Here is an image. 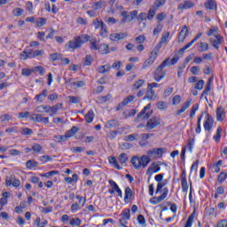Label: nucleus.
I'll return each instance as SVG.
<instances>
[{
    "instance_id": "nucleus-1",
    "label": "nucleus",
    "mask_w": 227,
    "mask_h": 227,
    "mask_svg": "<svg viewBox=\"0 0 227 227\" xmlns=\"http://www.w3.org/2000/svg\"><path fill=\"white\" fill-rule=\"evenodd\" d=\"M147 155H142L140 158L138 156H133L131 158V164L134 169L139 171L141 168H146L152 160H155V159H160L164 153H166V149L160 148H153L146 151Z\"/></svg>"
},
{
    "instance_id": "nucleus-42",
    "label": "nucleus",
    "mask_w": 227,
    "mask_h": 227,
    "mask_svg": "<svg viewBox=\"0 0 227 227\" xmlns=\"http://www.w3.org/2000/svg\"><path fill=\"white\" fill-rule=\"evenodd\" d=\"M166 185H168V179H164L161 182L158 183L156 188V194H159V192H160V191H162V189H164Z\"/></svg>"
},
{
    "instance_id": "nucleus-26",
    "label": "nucleus",
    "mask_w": 227,
    "mask_h": 227,
    "mask_svg": "<svg viewBox=\"0 0 227 227\" xmlns=\"http://www.w3.org/2000/svg\"><path fill=\"white\" fill-rule=\"evenodd\" d=\"M194 8V3L191 1H184L177 5V10H191Z\"/></svg>"
},
{
    "instance_id": "nucleus-61",
    "label": "nucleus",
    "mask_w": 227,
    "mask_h": 227,
    "mask_svg": "<svg viewBox=\"0 0 227 227\" xmlns=\"http://www.w3.org/2000/svg\"><path fill=\"white\" fill-rule=\"evenodd\" d=\"M157 107L160 111H166V109H168V103L160 101L157 103Z\"/></svg>"
},
{
    "instance_id": "nucleus-25",
    "label": "nucleus",
    "mask_w": 227,
    "mask_h": 227,
    "mask_svg": "<svg viewBox=\"0 0 227 227\" xmlns=\"http://www.w3.org/2000/svg\"><path fill=\"white\" fill-rule=\"evenodd\" d=\"M192 104V99H188L186 102L183 104L181 108L176 111V114L177 116H180V114H182L183 113H185V111H187V109L191 107Z\"/></svg>"
},
{
    "instance_id": "nucleus-35",
    "label": "nucleus",
    "mask_w": 227,
    "mask_h": 227,
    "mask_svg": "<svg viewBox=\"0 0 227 227\" xmlns=\"http://www.w3.org/2000/svg\"><path fill=\"white\" fill-rule=\"evenodd\" d=\"M108 162L109 164H112L114 168H115V169H118V171H121V169H122L121 166L118 164V160L114 156L108 158Z\"/></svg>"
},
{
    "instance_id": "nucleus-28",
    "label": "nucleus",
    "mask_w": 227,
    "mask_h": 227,
    "mask_svg": "<svg viewBox=\"0 0 227 227\" xmlns=\"http://www.w3.org/2000/svg\"><path fill=\"white\" fill-rule=\"evenodd\" d=\"M48 93L49 90L44 89L40 94L35 95V100L42 104V102H43V98H47Z\"/></svg>"
},
{
    "instance_id": "nucleus-22",
    "label": "nucleus",
    "mask_w": 227,
    "mask_h": 227,
    "mask_svg": "<svg viewBox=\"0 0 227 227\" xmlns=\"http://www.w3.org/2000/svg\"><path fill=\"white\" fill-rule=\"evenodd\" d=\"M212 77L209 78L205 90L202 91V94L200 96V98H205V100L207 102H208V93L210 92V90H212V84H211V81H212Z\"/></svg>"
},
{
    "instance_id": "nucleus-19",
    "label": "nucleus",
    "mask_w": 227,
    "mask_h": 227,
    "mask_svg": "<svg viewBox=\"0 0 227 227\" xmlns=\"http://www.w3.org/2000/svg\"><path fill=\"white\" fill-rule=\"evenodd\" d=\"M136 98L135 96L129 95L127 98H125L122 102L119 103L116 107L115 111H121L125 106H128V104H130L134 99Z\"/></svg>"
},
{
    "instance_id": "nucleus-16",
    "label": "nucleus",
    "mask_w": 227,
    "mask_h": 227,
    "mask_svg": "<svg viewBox=\"0 0 227 227\" xmlns=\"http://www.w3.org/2000/svg\"><path fill=\"white\" fill-rule=\"evenodd\" d=\"M159 125H160V117L153 116L148 120L146 129L147 130H152L156 127H159Z\"/></svg>"
},
{
    "instance_id": "nucleus-11",
    "label": "nucleus",
    "mask_w": 227,
    "mask_h": 227,
    "mask_svg": "<svg viewBox=\"0 0 227 227\" xmlns=\"http://www.w3.org/2000/svg\"><path fill=\"white\" fill-rule=\"evenodd\" d=\"M168 194H169V189L168 187H165L163 188L162 194L160 196L151 198L149 202L152 205H159V203L164 201V200L168 198Z\"/></svg>"
},
{
    "instance_id": "nucleus-39",
    "label": "nucleus",
    "mask_w": 227,
    "mask_h": 227,
    "mask_svg": "<svg viewBox=\"0 0 227 227\" xmlns=\"http://www.w3.org/2000/svg\"><path fill=\"white\" fill-rule=\"evenodd\" d=\"M221 134H223V128H221V126H219V127L216 129V133H215V135H214V137H213V140H214L215 143H219V141H221Z\"/></svg>"
},
{
    "instance_id": "nucleus-52",
    "label": "nucleus",
    "mask_w": 227,
    "mask_h": 227,
    "mask_svg": "<svg viewBox=\"0 0 227 227\" xmlns=\"http://www.w3.org/2000/svg\"><path fill=\"white\" fill-rule=\"evenodd\" d=\"M200 109V105L199 104H194L192 106L191 112H190V119L192 120L194 116H196V112Z\"/></svg>"
},
{
    "instance_id": "nucleus-13",
    "label": "nucleus",
    "mask_w": 227,
    "mask_h": 227,
    "mask_svg": "<svg viewBox=\"0 0 227 227\" xmlns=\"http://www.w3.org/2000/svg\"><path fill=\"white\" fill-rule=\"evenodd\" d=\"M137 10L129 12V14L128 12L123 11L121 12V17H124L122 20V22L125 24V22H132L136 17H137Z\"/></svg>"
},
{
    "instance_id": "nucleus-7",
    "label": "nucleus",
    "mask_w": 227,
    "mask_h": 227,
    "mask_svg": "<svg viewBox=\"0 0 227 227\" xmlns=\"http://www.w3.org/2000/svg\"><path fill=\"white\" fill-rule=\"evenodd\" d=\"M202 114H206L203 122V128L205 132H212L214 129V116L208 114V112H203Z\"/></svg>"
},
{
    "instance_id": "nucleus-32",
    "label": "nucleus",
    "mask_w": 227,
    "mask_h": 227,
    "mask_svg": "<svg viewBox=\"0 0 227 227\" xmlns=\"http://www.w3.org/2000/svg\"><path fill=\"white\" fill-rule=\"evenodd\" d=\"M197 49L199 52H207L208 51V43L205 42H200L197 43Z\"/></svg>"
},
{
    "instance_id": "nucleus-55",
    "label": "nucleus",
    "mask_w": 227,
    "mask_h": 227,
    "mask_svg": "<svg viewBox=\"0 0 227 227\" xmlns=\"http://www.w3.org/2000/svg\"><path fill=\"white\" fill-rule=\"evenodd\" d=\"M86 150V147H82V146H74L70 148V151L73 153H82V152H84Z\"/></svg>"
},
{
    "instance_id": "nucleus-27",
    "label": "nucleus",
    "mask_w": 227,
    "mask_h": 227,
    "mask_svg": "<svg viewBox=\"0 0 227 227\" xmlns=\"http://www.w3.org/2000/svg\"><path fill=\"white\" fill-rule=\"evenodd\" d=\"M99 54H102L103 56H106L111 52V50H109V45L106 43H101L97 50Z\"/></svg>"
},
{
    "instance_id": "nucleus-64",
    "label": "nucleus",
    "mask_w": 227,
    "mask_h": 227,
    "mask_svg": "<svg viewBox=\"0 0 227 227\" xmlns=\"http://www.w3.org/2000/svg\"><path fill=\"white\" fill-rule=\"evenodd\" d=\"M145 84V80H138L133 84L134 90H139V88H143V85Z\"/></svg>"
},
{
    "instance_id": "nucleus-53",
    "label": "nucleus",
    "mask_w": 227,
    "mask_h": 227,
    "mask_svg": "<svg viewBox=\"0 0 227 227\" xmlns=\"http://www.w3.org/2000/svg\"><path fill=\"white\" fill-rule=\"evenodd\" d=\"M72 86L74 90H77L78 88H84V86H86V82L84 81L74 82L72 83Z\"/></svg>"
},
{
    "instance_id": "nucleus-21",
    "label": "nucleus",
    "mask_w": 227,
    "mask_h": 227,
    "mask_svg": "<svg viewBox=\"0 0 227 227\" xmlns=\"http://www.w3.org/2000/svg\"><path fill=\"white\" fill-rule=\"evenodd\" d=\"M224 118H226V110L220 106L216 108V121H224Z\"/></svg>"
},
{
    "instance_id": "nucleus-37",
    "label": "nucleus",
    "mask_w": 227,
    "mask_h": 227,
    "mask_svg": "<svg viewBox=\"0 0 227 227\" xmlns=\"http://www.w3.org/2000/svg\"><path fill=\"white\" fill-rule=\"evenodd\" d=\"M30 120H32V121H36L37 123H43V116L39 114H31Z\"/></svg>"
},
{
    "instance_id": "nucleus-62",
    "label": "nucleus",
    "mask_w": 227,
    "mask_h": 227,
    "mask_svg": "<svg viewBox=\"0 0 227 227\" xmlns=\"http://www.w3.org/2000/svg\"><path fill=\"white\" fill-rule=\"evenodd\" d=\"M90 49H91V51H98V41H97V38H93L90 41Z\"/></svg>"
},
{
    "instance_id": "nucleus-57",
    "label": "nucleus",
    "mask_w": 227,
    "mask_h": 227,
    "mask_svg": "<svg viewBox=\"0 0 227 227\" xmlns=\"http://www.w3.org/2000/svg\"><path fill=\"white\" fill-rule=\"evenodd\" d=\"M10 194V192H5L2 194L3 198L0 200V205H2V207H4V205H6V203H8V195Z\"/></svg>"
},
{
    "instance_id": "nucleus-29",
    "label": "nucleus",
    "mask_w": 227,
    "mask_h": 227,
    "mask_svg": "<svg viewBox=\"0 0 227 227\" xmlns=\"http://www.w3.org/2000/svg\"><path fill=\"white\" fill-rule=\"evenodd\" d=\"M84 118L86 123H93V120H95V112H93V109L89 110Z\"/></svg>"
},
{
    "instance_id": "nucleus-58",
    "label": "nucleus",
    "mask_w": 227,
    "mask_h": 227,
    "mask_svg": "<svg viewBox=\"0 0 227 227\" xmlns=\"http://www.w3.org/2000/svg\"><path fill=\"white\" fill-rule=\"evenodd\" d=\"M181 187H182L183 192L187 194L189 191V184H187V179L181 180Z\"/></svg>"
},
{
    "instance_id": "nucleus-41",
    "label": "nucleus",
    "mask_w": 227,
    "mask_h": 227,
    "mask_svg": "<svg viewBox=\"0 0 227 227\" xmlns=\"http://www.w3.org/2000/svg\"><path fill=\"white\" fill-rule=\"evenodd\" d=\"M62 57H63V55H61V53L55 52L49 56V59H50V61L54 63V61H59Z\"/></svg>"
},
{
    "instance_id": "nucleus-33",
    "label": "nucleus",
    "mask_w": 227,
    "mask_h": 227,
    "mask_svg": "<svg viewBox=\"0 0 227 227\" xmlns=\"http://www.w3.org/2000/svg\"><path fill=\"white\" fill-rule=\"evenodd\" d=\"M59 109H63V103H58L57 105L51 106V113L52 114H50V117L52 118Z\"/></svg>"
},
{
    "instance_id": "nucleus-36",
    "label": "nucleus",
    "mask_w": 227,
    "mask_h": 227,
    "mask_svg": "<svg viewBox=\"0 0 227 227\" xmlns=\"http://www.w3.org/2000/svg\"><path fill=\"white\" fill-rule=\"evenodd\" d=\"M166 3H168V0H155L153 8L155 10H159V8H162V6H166Z\"/></svg>"
},
{
    "instance_id": "nucleus-60",
    "label": "nucleus",
    "mask_w": 227,
    "mask_h": 227,
    "mask_svg": "<svg viewBox=\"0 0 227 227\" xmlns=\"http://www.w3.org/2000/svg\"><path fill=\"white\" fill-rule=\"evenodd\" d=\"M167 15L166 12H160L156 15V20L158 24H160V22H162V20H164V19H166Z\"/></svg>"
},
{
    "instance_id": "nucleus-24",
    "label": "nucleus",
    "mask_w": 227,
    "mask_h": 227,
    "mask_svg": "<svg viewBox=\"0 0 227 227\" xmlns=\"http://www.w3.org/2000/svg\"><path fill=\"white\" fill-rule=\"evenodd\" d=\"M206 10H210L211 12L217 11V1L215 0H207L204 4Z\"/></svg>"
},
{
    "instance_id": "nucleus-45",
    "label": "nucleus",
    "mask_w": 227,
    "mask_h": 227,
    "mask_svg": "<svg viewBox=\"0 0 227 227\" xmlns=\"http://www.w3.org/2000/svg\"><path fill=\"white\" fill-rule=\"evenodd\" d=\"M69 224L70 226H81V224H82V221L81 220V218L77 217V218H71L69 220Z\"/></svg>"
},
{
    "instance_id": "nucleus-48",
    "label": "nucleus",
    "mask_w": 227,
    "mask_h": 227,
    "mask_svg": "<svg viewBox=\"0 0 227 227\" xmlns=\"http://www.w3.org/2000/svg\"><path fill=\"white\" fill-rule=\"evenodd\" d=\"M47 24V19L46 18H38L35 20V26L36 27H43Z\"/></svg>"
},
{
    "instance_id": "nucleus-51",
    "label": "nucleus",
    "mask_w": 227,
    "mask_h": 227,
    "mask_svg": "<svg viewBox=\"0 0 227 227\" xmlns=\"http://www.w3.org/2000/svg\"><path fill=\"white\" fill-rule=\"evenodd\" d=\"M110 70H111V65H109V64L100 66L98 67L99 74H107V72H110Z\"/></svg>"
},
{
    "instance_id": "nucleus-59",
    "label": "nucleus",
    "mask_w": 227,
    "mask_h": 227,
    "mask_svg": "<svg viewBox=\"0 0 227 227\" xmlns=\"http://www.w3.org/2000/svg\"><path fill=\"white\" fill-rule=\"evenodd\" d=\"M14 180H15V175H11L10 176H7L5 178L6 187H10L11 185H12Z\"/></svg>"
},
{
    "instance_id": "nucleus-10",
    "label": "nucleus",
    "mask_w": 227,
    "mask_h": 227,
    "mask_svg": "<svg viewBox=\"0 0 227 227\" xmlns=\"http://www.w3.org/2000/svg\"><path fill=\"white\" fill-rule=\"evenodd\" d=\"M159 83L152 82L147 84V91L145 96L144 97V100H153L155 98V90L153 88H159Z\"/></svg>"
},
{
    "instance_id": "nucleus-56",
    "label": "nucleus",
    "mask_w": 227,
    "mask_h": 227,
    "mask_svg": "<svg viewBox=\"0 0 227 227\" xmlns=\"http://www.w3.org/2000/svg\"><path fill=\"white\" fill-rule=\"evenodd\" d=\"M106 129H113L114 127H118V121L116 120H110L106 124Z\"/></svg>"
},
{
    "instance_id": "nucleus-44",
    "label": "nucleus",
    "mask_w": 227,
    "mask_h": 227,
    "mask_svg": "<svg viewBox=\"0 0 227 227\" xmlns=\"http://www.w3.org/2000/svg\"><path fill=\"white\" fill-rule=\"evenodd\" d=\"M164 29V25L161 23H158L157 26L153 28V36H157V35L160 34Z\"/></svg>"
},
{
    "instance_id": "nucleus-20",
    "label": "nucleus",
    "mask_w": 227,
    "mask_h": 227,
    "mask_svg": "<svg viewBox=\"0 0 227 227\" xmlns=\"http://www.w3.org/2000/svg\"><path fill=\"white\" fill-rule=\"evenodd\" d=\"M127 36H129L127 32L110 34V40L111 42H120V40H125Z\"/></svg>"
},
{
    "instance_id": "nucleus-40",
    "label": "nucleus",
    "mask_w": 227,
    "mask_h": 227,
    "mask_svg": "<svg viewBox=\"0 0 227 227\" xmlns=\"http://www.w3.org/2000/svg\"><path fill=\"white\" fill-rule=\"evenodd\" d=\"M120 150H122L123 152L127 150H131V148H134V145L130 143H121L119 144Z\"/></svg>"
},
{
    "instance_id": "nucleus-3",
    "label": "nucleus",
    "mask_w": 227,
    "mask_h": 227,
    "mask_svg": "<svg viewBox=\"0 0 227 227\" xmlns=\"http://www.w3.org/2000/svg\"><path fill=\"white\" fill-rule=\"evenodd\" d=\"M88 42H90L89 35H76L74 37V40H69L65 47L67 51H76V49H81Z\"/></svg>"
},
{
    "instance_id": "nucleus-38",
    "label": "nucleus",
    "mask_w": 227,
    "mask_h": 227,
    "mask_svg": "<svg viewBox=\"0 0 227 227\" xmlns=\"http://www.w3.org/2000/svg\"><path fill=\"white\" fill-rule=\"evenodd\" d=\"M204 114H201L197 119V127L195 128L196 134H201V121L203 120Z\"/></svg>"
},
{
    "instance_id": "nucleus-8",
    "label": "nucleus",
    "mask_w": 227,
    "mask_h": 227,
    "mask_svg": "<svg viewBox=\"0 0 227 227\" xmlns=\"http://www.w3.org/2000/svg\"><path fill=\"white\" fill-rule=\"evenodd\" d=\"M35 72H38L39 75H43V74H45V68H43L42 66H37L31 69L22 68L21 75H23V77H29V75L35 74Z\"/></svg>"
},
{
    "instance_id": "nucleus-4",
    "label": "nucleus",
    "mask_w": 227,
    "mask_h": 227,
    "mask_svg": "<svg viewBox=\"0 0 227 227\" xmlns=\"http://www.w3.org/2000/svg\"><path fill=\"white\" fill-rule=\"evenodd\" d=\"M45 54L44 50H35L26 47V49L20 54V59L21 61H26L27 59H36L39 56H43Z\"/></svg>"
},
{
    "instance_id": "nucleus-9",
    "label": "nucleus",
    "mask_w": 227,
    "mask_h": 227,
    "mask_svg": "<svg viewBox=\"0 0 227 227\" xmlns=\"http://www.w3.org/2000/svg\"><path fill=\"white\" fill-rule=\"evenodd\" d=\"M119 223L121 227H129V221H130V209L126 208L122 210L120 215Z\"/></svg>"
},
{
    "instance_id": "nucleus-63",
    "label": "nucleus",
    "mask_w": 227,
    "mask_h": 227,
    "mask_svg": "<svg viewBox=\"0 0 227 227\" xmlns=\"http://www.w3.org/2000/svg\"><path fill=\"white\" fill-rule=\"evenodd\" d=\"M127 160H129V158L127 157V154L125 153H121L119 155V162L121 164H127Z\"/></svg>"
},
{
    "instance_id": "nucleus-31",
    "label": "nucleus",
    "mask_w": 227,
    "mask_h": 227,
    "mask_svg": "<svg viewBox=\"0 0 227 227\" xmlns=\"http://www.w3.org/2000/svg\"><path fill=\"white\" fill-rule=\"evenodd\" d=\"M124 194V201L126 203H130V200H132V189H130V187H126Z\"/></svg>"
},
{
    "instance_id": "nucleus-46",
    "label": "nucleus",
    "mask_w": 227,
    "mask_h": 227,
    "mask_svg": "<svg viewBox=\"0 0 227 227\" xmlns=\"http://www.w3.org/2000/svg\"><path fill=\"white\" fill-rule=\"evenodd\" d=\"M170 35L171 34L169 32H166L162 35L160 43L157 44V45H160V49H162V43H168V38H169Z\"/></svg>"
},
{
    "instance_id": "nucleus-14",
    "label": "nucleus",
    "mask_w": 227,
    "mask_h": 227,
    "mask_svg": "<svg viewBox=\"0 0 227 227\" xmlns=\"http://www.w3.org/2000/svg\"><path fill=\"white\" fill-rule=\"evenodd\" d=\"M79 132V128L77 126H73L70 129L66 131L65 135L59 136L58 139L61 141H67V139H70V137H74V135Z\"/></svg>"
},
{
    "instance_id": "nucleus-47",
    "label": "nucleus",
    "mask_w": 227,
    "mask_h": 227,
    "mask_svg": "<svg viewBox=\"0 0 227 227\" xmlns=\"http://www.w3.org/2000/svg\"><path fill=\"white\" fill-rule=\"evenodd\" d=\"M26 167L27 168V169H35V168H38V162L33 160H29L27 161L26 163Z\"/></svg>"
},
{
    "instance_id": "nucleus-6",
    "label": "nucleus",
    "mask_w": 227,
    "mask_h": 227,
    "mask_svg": "<svg viewBox=\"0 0 227 227\" xmlns=\"http://www.w3.org/2000/svg\"><path fill=\"white\" fill-rule=\"evenodd\" d=\"M93 26L95 27V29H100L98 36H100L101 38H107V36H109V30L107 29V25H106L104 21L96 19L93 21Z\"/></svg>"
},
{
    "instance_id": "nucleus-17",
    "label": "nucleus",
    "mask_w": 227,
    "mask_h": 227,
    "mask_svg": "<svg viewBox=\"0 0 227 227\" xmlns=\"http://www.w3.org/2000/svg\"><path fill=\"white\" fill-rule=\"evenodd\" d=\"M201 36H203V33L200 32L196 35V36L187 44H185L183 48L178 50V53L179 54H184V52H185V51H187V49H191V47H192V44L195 42H198V40H200V38H201Z\"/></svg>"
},
{
    "instance_id": "nucleus-18",
    "label": "nucleus",
    "mask_w": 227,
    "mask_h": 227,
    "mask_svg": "<svg viewBox=\"0 0 227 227\" xmlns=\"http://www.w3.org/2000/svg\"><path fill=\"white\" fill-rule=\"evenodd\" d=\"M215 38H210L209 39V43H211L212 47H214V49L219 50L221 45H223V35L216 34L215 35Z\"/></svg>"
},
{
    "instance_id": "nucleus-12",
    "label": "nucleus",
    "mask_w": 227,
    "mask_h": 227,
    "mask_svg": "<svg viewBox=\"0 0 227 227\" xmlns=\"http://www.w3.org/2000/svg\"><path fill=\"white\" fill-rule=\"evenodd\" d=\"M150 107H152V104L149 103L137 114V120H148L152 116V114H153V110L146 113V111L150 109Z\"/></svg>"
},
{
    "instance_id": "nucleus-5",
    "label": "nucleus",
    "mask_w": 227,
    "mask_h": 227,
    "mask_svg": "<svg viewBox=\"0 0 227 227\" xmlns=\"http://www.w3.org/2000/svg\"><path fill=\"white\" fill-rule=\"evenodd\" d=\"M159 54H160V44L156 45L153 51L150 53L149 58H147L143 66L142 70H146V68H149V67H152L153 63L157 60V58H159Z\"/></svg>"
},
{
    "instance_id": "nucleus-43",
    "label": "nucleus",
    "mask_w": 227,
    "mask_h": 227,
    "mask_svg": "<svg viewBox=\"0 0 227 227\" xmlns=\"http://www.w3.org/2000/svg\"><path fill=\"white\" fill-rule=\"evenodd\" d=\"M93 65V57L91 55H86L83 59V67H91Z\"/></svg>"
},
{
    "instance_id": "nucleus-2",
    "label": "nucleus",
    "mask_w": 227,
    "mask_h": 227,
    "mask_svg": "<svg viewBox=\"0 0 227 227\" xmlns=\"http://www.w3.org/2000/svg\"><path fill=\"white\" fill-rule=\"evenodd\" d=\"M178 61H180V57H178V55H175L172 59L169 57L165 59L153 73L154 81H156V82H160L162 79L166 77V71H164V68H166V67H173L176 65Z\"/></svg>"
},
{
    "instance_id": "nucleus-54",
    "label": "nucleus",
    "mask_w": 227,
    "mask_h": 227,
    "mask_svg": "<svg viewBox=\"0 0 227 227\" xmlns=\"http://www.w3.org/2000/svg\"><path fill=\"white\" fill-rule=\"evenodd\" d=\"M35 224H37V227H45L47 224H49V222L47 220H43L42 222V218L37 217L35 221Z\"/></svg>"
},
{
    "instance_id": "nucleus-50",
    "label": "nucleus",
    "mask_w": 227,
    "mask_h": 227,
    "mask_svg": "<svg viewBox=\"0 0 227 227\" xmlns=\"http://www.w3.org/2000/svg\"><path fill=\"white\" fill-rule=\"evenodd\" d=\"M157 13V9L155 8H152V9H149L148 12H147V20H153V17H155Z\"/></svg>"
},
{
    "instance_id": "nucleus-34",
    "label": "nucleus",
    "mask_w": 227,
    "mask_h": 227,
    "mask_svg": "<svg viewBox=\"0 0 227 227\" xmlns=\"http://www.w3.org/2000/svg\"><path fill=\"white\" fill-rule=\"evenodd\" d=\"M109 185L111 187V190L108 191L109 194H114L120 189L118 184H116V182H114V180L109 181Z\"/></svg>"
},
{
    "instance_id": "nucleus-30",
    "label": "nucleus",
    "mask_w": 227,
    "mask_h": 227,
    "mask_svg": "<svg viewBox=\"0 0 227 227\" xmlns=\"http://www.w3.org/2000/svg\"><path fill=\"white\" fill-rule=\"evenodd\" d=\"M20 132H21V129L17 126H12L5 129V134H9V136H12V134H20Z\"/></svg>"
},
{
    "instance_id": "nucleus-49",
    "label": "nucleus",
    "mask_w": 227,
    "mask_h": 227,
    "mask_svg": "<svg viewBox=\"0 0 227 227\" xmlns=\"http://www.w3.org/2000/svg\"><path fill=\"white\" fill-rule=\"evenodd\" d=\"M23 14H24V9L20 7H16L12 10L13 17H22Z\"/></svg>"
},
{
    "instance_id": "nucleus-15",
    "label": "nucleus",
    "mask_w": 227,
    "mask_h": 227,
    "mask_svg": "<svg viewBox=\"0 0 227 227\" xmlns=\"http://www.w3.org/2000/svg\"><path fill=\"white\" fill-rule=\"evenodd\" d=\"M160 161L153 162L146 170V175L152 176L155 173L160 171Z\"/></svg>"
},
{
    "instance_id": "nucleus-23",
    "label": "nucleus",
    "mask_w": 227,
    "mask_h": 227,
    "mask_svg": "<svg viewBox=\"0 0 227 227\" xmlns=\"http://www.w3.org/2000/svg\"><path fill=\"white\" fill-rule=\"evenodd\" d=\"M188 33H189V29L187 28V25H184L177 35L179 43H183V42L185 41V38H187Z\"/></svg>"
}]
</instances>
